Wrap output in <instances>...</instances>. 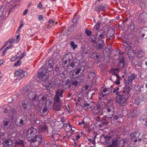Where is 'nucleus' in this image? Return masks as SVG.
I'll use <instances>...</instances> for the list:
<instances>
[{
  "label": "nucleus",
  "mask_w": 147,
  "mask_h": 147,
  "mask_svg": "<svg viewBox=\"0 0 147 147\" xmlns=\"http://www.w3.org/2000/svg\"><path fill=\"white\" fill-rule=\"evenodd\" d=\"M86 90H84V89L82 88L81 92L82 94H84L86 92Z\"/></svg>",
  "instance_id": "60"
},
{
  "label": "nucleus",
  "mask_w": 147,
  "mask_h": 147,
  "mask_svg": "<svg viewBox=\"0 0 147 147\" xmlns=\"http://www.w3.org/2000/svg\"><path fill=\"white\" fill-rule=\"evenodd\" d=\"M123 45L125 49L126 52L128 51V50H131L130 47L131 44L126 45L125 43H123Z\"/></svg>",
  "instance_id": "33"
},
{
  "label": "nucleus",
  "mask_w": 147,
  "mask_h": 147,
  "mask_svg": "<svg viewBox=\"0 0 147 147\" xmlns=\"http://www.w3.org/2000/svg\"><path fill=\"white\" fill-rule=\"evenodd\" d=\"M102 92H103L104 93H106V94L107 95L111 93L112 92V90L110 88H107L104 87H102L101 88Z\"/></svg>",
  "instance_id": "28"
},
{
  "label": "nucleus",
  "mask_w": 147,
  "mask_h": 147,
  "mask_svg": "<svg viewBox=\"0 0 147 147\" xmlns=\"http://www.w3.org/2000/svg\"><path fill=\"white\" fill-rule=\"evenodd\" d=\"M76 24H72L69 27V29L71 31L74 30V28L76 26Z\"/></svg>",
  "instance_id": "42"
},
{
  "label": "nucleus",
  "mask_w": 147,
  "mask_h": 147,
  "mask_svg": "<svg viewBox=\"0 0 147 147\" xmlns=\"http://www.w3.org/2000/svg\"><path fill=\"white\" fill-rule=\"evenodd\" d=\"M33 117H34V118L33 119L32 118H30L31 121H32L34 122V124L35 125L36 124V125L38 126V127L39 125H41L42 123L41 121H40L39 120H37L36 119L37 118V116L36 115H33Z\"/></svg>",
  "instance_id": "23"
},
{
  "label": "nucleus",
  "mask_w": 147,
  "mask_h": 147,
  "mask_svg": "<svg viewBox=\"0 0 147 147\" xmlns=\"http://www.w3.org/2000/svg\"><path fill=\"white\" fill-rule=\"evenodd\" d=\"M139 62L137 60L134 59L132 60L131 63L132 65H137L139 63Z\"/></svg>",
  "instance_id": "41"
},
{
  "label": "nucleus",
  "mask_w": 147,
  "mask_h": 147,
  "mask_svg": "<svg viewBox=\"0 0 147 147\" xmlns=\"http://www.w3.org/2000/svg\"><path fill=\"white\" fill-rule=\"evenodd\" d=\"M96 74L94 73L93 72H91L88 74V77L90 79L93 80L95 77Z\"/></svg>",
  "instance_id": "35"
},
{
  "label": "nucleus",
  "mask_w": 147,
  "mask_h": 147,
  "mask_svg": "<svg viewBox=\"0 0 147 147\" xmlns=\"http://www.w3.org/2000/svg\"><path fill=\"white\" fill-rule=\"evenodd\" d=\"M119 89V88L118 87H117L115 88L114 90L113 91V93H115V94H118V90Z\"/></svg>",
  "instance_id": "51"
},
{
  "label": "nucleus",
  "mask_w": 147,
  "mask_h": 147,
  "mask_svg": "<svg viewBox=\"0 0 147 147\" xmlns=\"http://www.w3.org/2000/svg\"><path fill=\"white\" fill-rule=\"evenodd\" d=\"M96 138V136H95L94 138V139L92 140L91 142L93 144L95 145L96 144L95 142V139Z\"/></svg>",
  "instance_id": "61"
},
{
  "label": "nucleus",
  "mask_w": 147,
  "mask_h": 147,
  "mask_svg": "<svg viewBox=\"0 0 147 147\" xmlns=\"http://www.w3.org/2000/svg\"><path fill=\"white\" fill-rule=\"evenodd\" d=\"M145 98L144 96L142 95L138 96L135 99L134 103L135 104L138 105L140 104L144 100Z\"/></svg>",
  "instance_id": "17"
},
{
  "label": "nucleus",
  "mask_w": 147,
  "mask_h": 147,
  "mask_svg": "<svg viewBox=\"0 0 147 147\" xmlns=\"http://www.w3.org/2000/svg\"><path fill=\"white\" fill-rule=\"evenodd\" d=\"M63 90H58L56 91V94L53 98L54 100L53 108L56 110H59L61 108L60 97H62Z\"/></svg>",
  "instance_id": "2"
},
{
  "label": "nucleus",
  "mask_w": 147,
  "mask_h": 147,
  "mask_svg": "<svg viewBox=\"0 0 147 147\" xmlns=\"http://www.w3.org/2000/svg\"><path fill=\"white\" fill-rule=\"evenodd\" d=\"M26 134L27 140L28 141L31 140V139L36 136L37 129L35 126L30 127L28 129L27 131Z\"/></svg>",
  "instance_id": "4"
},
{
  "label": "nucleus",
  "mask_w": 147,
  "mask_h": 147,
  "mask_svg": "<svg viewBox=\"0 0 147 147\" xmlns=\"http://www.w3.org/2000/svg\"><path fill=\"white\" fill-rule=\"evenodd\" d=\"M120 77L117 74L114 72L111 77V80L116 84H120Z\"/></svg>",
  "instance_id": "10"
},
{
  "label": "nucleus",
  "mask_w": 147,
  "mask_h": 147,
  "mask_svg": "<svg viewBox=\"0 0 147 147\" xmlns=\"http://www.w3.org/2000/svg\"><path fill=\"white\" fill-rule=\"evenodd\" d=\"M124 58H123L119 60L118 65L120 69L122 68L124 66Z\"/></svg>",
  "instance_id": "31"
},
{
  "label": "nucleus",
  "mask_w": 147,
  "mask_h": 147,
  "mask_svg": "<svg viewBox=\"0 0 147 147\" xmlns=\"http://www.w3.org/2000/svg\"><path fill=\"white\" fill-rule=\"evenodd\" d=\"M13 142V141L10 138H8L4 140L3 143L4 145L11 146Z\"/></svg>",
  "instance_id": "26"
},
{
  "label": "nucleus",
  "mask_w": 147,
  "mask_h": 147,
  "mask_svg": "<svg viewBox=\"0 0 147 147\" xmlns=\"http://www.w3.org/2000/svg\"><path fill=\"white\" fill-rule=\"evenodd\" d=\"M6 105H4L3 106H1L0 108V110H7L8 109H7V108L6 107Z\"/></svg>",
  "instance_id": "53"
},
{
  "label": "nucleus",
  "mask_w": 147,
  "mask_h": 147,
  "mask_svg": "<svg viewBox=\"0 0 147 147\" xmlns=\"http://www.w3.org/2000/svg\"><path fill=\"white\" fill-rule=\"evenodd\" d=\"M84 109H86L90 107V106L89 105L88 103H85L84 104V105L83 106Z\"/></svg>",
  "instance_id": "47"
},
{
  "label": "nucleus",
  "mask_w": 147,
  "mask_h": 147,
  "mask_svg": "<svg viewBox=\"0 0 147 147\" xmlns=\"http://www.w3.org/2000/svg\"><path fill=\"white\" fill-rule=\"evenodd\" d=\"M85 33L88 36H90V35L91 34V32L90 31L87 30H86Z\"/></svg>",
  "instance_id": "55"
},
{
  "label": "nucleus",
  "mask_w": 147,
  "mask_h": 147,
  "mask_svg": "<svg viewBox=\"0 0 147 147\" xmlns=\"http://www.w3.org/2000/svg\"><path fill=\"white\" fill-rule=\"evenodd\" d=\"M71 57V55L66 54L64 56L63 60H67V61H68V62H69L71 60V58H70Z\"/></svg>",
  "instance_id": "32"
},
{
  "label": "nucleus",
  "mask_w": 147,
  "mask_h": 147,
  "mask_svg": "<svg viewBox=\"0 0 147 147\" xmlns=\"http://www.w3.org/2000/svg\"><path fill=\"white\" fill-rule=\"evenodd\" d=\"M105 142L104 144L105 145H109L115 140H117V139H114L112 137L107 135L104 136Z\"/></svg>",
  "instance_id": "12"
},
{
  "label": "nucleus",
  "mask_w": 147,
  "mask_h": 147,
  "mask_svg": "<svg viewBox=\"0 0 147 147\" xmlns=\"http://www.w3.org/2000/svg\"><path fill=\"white\" fill-rule=\"evenodd\" d=\"M3 9L0 7V17H1L3 13Z\"/></svg>",
  "instance_id": "57"
},
{
  "label": "nucleus",
  "mask_w": 147,
  "mask_h": 147,
  "mask_svg": "<svg viewBox=\"0 0 147 147\" xmlns=\"http://www.w3.org/2000/svg\"><path fill=\"white\" fill-rule=\"evenodd\" d=\"M139 19L141 22H145L147 20V14L145 12L140 13L139 16Z\"/></svg>",
  "instance_id": "16"
},
{
  "label": "nucleus",
  "mask_w": 147,
  "mask_h": 147,
  "mask_svg": "<svg viewBox=\"0 0 147 147\" xmlns=\"http://www.w3.org/2000/svg\"><path fill=\"white\" fill-rule=\"evenodd\" d=\"M127 84L124 87L122 91L123 94L125 95H127L129 96V92L131 90V88L130 86H128Z\"/></svg>",
  "instance_id": "19"
},
{
  "label": "nucleus",
  "mask_w": 147,
  "mask_h": 147,
  "mask_svg": "<svg viewBox=\"0 0 147 147\" xmlns=\"http://www.w3.org/2000/svg\"><path fill=\"white\" fill-rule=\"evenodd\" d=\"M136 75L134 74H132L129 75L127 77V81L126 84L130 86L132 84V82L136 78Z\"/></svg>",
  "instance_id": "9"
},
{
  "label": "nucleus",
  "mask_w": 147,
  "mask_h": 147,
  "mask_svg": "<svg viewBox=\"0 0 147 147\" xmlns=\"http://www.w3.org/2000/svg\"><path fill=\"white\" fill-rule=\"evenodd\" d=\"M71 31L69 29L66 30L65 32L64 35L65 36H67L71 33Z\"/></svg>",
  "instance_id": "40"
},
{
  "label": "nucleus",
  "mask_w": 147,
  "mask_h": 147,
  "mask_svg": "<svg viewBox=\"0 0 147 147\" xmlns=\"http://www.w3.org/2000/svg\"><path fill=\"white\" fill-rule=\"evenodd\" d=\"M26 55V54L25 52H23L22 55V56L21 57H20L19 58L20 59H22Z\"/></svg>",
  "instance_id": "59"
},
{
  "label": "nucleus",
  "mask_w": 147,
  "mask_h": 147,
  "mask_svg": "<svg viewBox=\"0 0 147 147\" xmlns=\"http://www.w3.org/2000/svg\"><path fill=\"white\" fill-rule=\"evenodd\" d=\"M59 67L58 65H57L55 67V71H57L59 70Z\"/></svg>",
  "instance_id": "63"
},
{
  "label": "nucleus",
  "mask_w": 147,
  "mask_h": 147,
  "mask_svg": "<svg viewBox=\"0 0 147 147\" xmlns=\"http://www.w3.org/2000/svg\"><path fill=\"white\" fill-rule=\"evenodd\" d=\"M135 111H130V113H131V117H135V116H136V115L133 114V113H136Z\"/></svg>",
  "instance_id": "56"
},
{
  "label": "nucleus",
  "mask_w": 147,
  "mask_h": 147,
  "mask_svg": "<svg viewBox=\"0 0 147 147\" xmlns=\"http://www.w3.org/2000/svg\"><path fill=\"white\" fill-rule=\"evenodd\" d=\"M65 75V71H63L61 72H60L59 73V76H60L61 77L63 78Z\"/></svg>",
  "instance_id": "54"
},
{
  "label": "nucleus",
  "mask_w": 147,
  "mask_h": 147,
  "mask_svg": "<svg viewBox=\"0 0 147 147\" xmlns=\"http://www.w3.org/2000/svg\"><path fill=\"white\" fill-rule=\"evenodd\" d=\"M26 93L28 94V98L31 100L32 104L35 107L38 106L37 98L38 96L37 93L32 88V86L28 85L26 87H24L21 91V93L24 94Z\"/></svg>",
  "instance_id": "1"
},
{
  "label": "nucleus",
  "mask_w": 147,
  "mask_h": 147,
  "mask_svg": "<svg viewBox=\"0 0 147 147\" xmlns=\"http://www.w3.org/2000/svg\"><path fill=\"white\" fill-rule=\"evenodd\" d=\"M80 63V61L78 59H75L72 61L71 63L70 64V66L72 68L74 67H76L79 65Z\"/></svg>",
  "instance_id": "24"
},
{
  "label": "nucleus",
  "mask_w": 147,
  "mask_h": 147,
  "mask_svg": "<svg viewBox=\"0 0 147 147\" xmlns=\"http://www.w3.org/2000/svg\"><path fill=\"white\" fill-rule=\"evenodd\" d=\"M78 81H71V83L72 84V86H77L78 84Z\"/></svg>",
  "instance_id": "46"
},
{
  "label": "nucleus",
  "mask_w": 147,
  "mask_h": 147,
  "mask_svg": "<svg viewBox=\"0 0 147 147\" xmlns=\"http://www.w3.org/2000/svg\"><path fill=\"white\" fill-rule=\"evenodd\" d=\"M84 78V74H82L78 77V80H79L78 82L80 83H81L83 82Z\"/></svg>",
  "instance_id": "36"
},
{
  "label": "nucleus",
  "mask_w": 147,
  "mask_h": 147,
  "mask_svg": "<svg viewBox=\"0 0 147 147\" xmlns=\"http://www.w3.org/2000/svg\"><path fill=\"white\" fill-rule=\"evenodd\" d=\"M103 41L102 40H98L96 43L95 47L98 49H100L102 48L104 45Z\"/></svg>",
  "instance_id": "21"
},
{
  "label": "nucleus",
  "mask_w": 147,
  "mask_h": 147,
  "mask_svg": "<svg viewBox=\"0 0 147 147\" xmlns=\"http://www.w3.org/2000/svg\"><path fill=\"white\" fill-rule=\"evenodd\" d=\"M22 54V52L21 51H19L15 56L16 57V58H17L19 57L20 55Z\"/></svg>",
  "instance_id": "58"
},
{
  "label": "nucleus",
  "mask_w": 147,
  "mask_h": 147,
  "mask_svg": "<svg viewBox=\"0 0 147 147\" xmlns=\"http://www.w3.org/2000/svg\"><path fill=\"white\" fill-rule=\"evenodd\" d=\"M140 35L143 37L145 35L147 36V27H144L141 28L140 31Z\"/></svg>",
  "instance_id": "22"
},
{
  "label": "nucleus",
  "mask_w": 147,
  "mask_h": 147,
  "mask_svg": "<svg viewBox=\"0 0 147 147\" xmlns=\"http://www.w3.org/2000/svg\"><path fill=\"white\" fill-rule=\"evenodd\" d=\"M102 113L103 116L109 118H111L114 114V111H101Z\"/></svg>",
  "instance_id": "15"
},
{
  "label": "nucleus",
  "mask_w": 147,
  "mask_h": 147,
  "mask_svg": "<svg viewBox=\"0 0 147 147\" xmlns=\"http://www.w3.org/2000/svg\"><path fill=\"white\" fill-rule=\"evenodd\" d=\"M38 128L40 132L45 131L47 130V127L44 124L42 123L41 125H39Z\"/></svg>",
  "instance_id": "25"
},
{
  "label": "nucleus",
  "mask_w": 147,
  "mask_h": 147,
  "mask_svg": "<svg viewBox=\"0 0 147 147\" xmlns=\"http://www.w3.org/2000/svg\"><path fill=\"white\" fill-rule=\"evenodd\" d=\"M31 101L29 99L28 100L26 99L23 100L22 103L23 107L24 109H25L26 108H27V109H29V108L32 107Z\"/></svg>",
  "instance_id": "11"
},
{
  "label": "nucleus",
  "mask_w": 147,
  "mask_h": 147,
  "mask_svg": "<svg viewBox=\"0 0 147 147\" xmlns=\"http://www.w3.org/2000/svg\"><path fill=\"white\" fill-rule=\"evenodd\" d=\"M103 92H102L101 90V92L100 94V96H101L103 98H104L105 96H107V94L106 93H105Z\"/></svg>",
  "instance_id": "52"
},
{
  "label": "nucleus",
  "mask_w": 147,
  "mask_h": 147,
  "mask_svg": "<svg viewBox=\"0 0 147 147\" xmlns=\"http://www.w3.org/2000/svg\"><path fill=\"white\" fill-rule=\"evenodd\" d=\"M43 139L41 135H37L31 139L29 142H30V144L32 147H37L41 143Z\"/></svg>",
  "instance_id": "3"
},
{
  "label": "nucleus",
  "mask_w": 147,
  "mask_h": 147,
  "mask_svg": "<svg viewBox=\"0 0 147 147\" xmlns=\"http://www.w3.org/2000/svg\"><path fill=\"white\" fill-rule=\"evenodd\" d=\"M49 24H53L55 23V22L52 19H51L49 21Z\"/></svg>",
  "instance_id": "64"
},
{
  "label": "nucleus",
  "mask_w": 147,
  "mask_h": 147,
  "mask_svg": "<svg viewBox=\"0 0 147 147\" xmlns=\"http://www.w3.org/2000/svg\"><path fill=\"white\" fill-rule=\"evenodd\" d=\"M106 147H119L118 140L114 141L111 145Z\"/></svg>",
  "instance_id": "30"
},
{
  "label": "nucleus",
  "mask_w": 147,
  "mask_h": 147,
  "mask_svg": "<svg viewBox=\"0 0 147 147\" xmlns=\"http://www.w3.org/2000/svg\"><path fill=\"white\" fill-rule=\"evenodd\" d=\"M100 54L96 52H94L92 53L91 55V57L92 58L98 59L100 57Z\"/></svg>",
  "instance_id": "27"
},
{
  "label": "nucleus",
  "mask_w": 147,
  "mask_h": 147,
  "mask_svg": "<svg viewBox=\"0 0 147 147\" xmlns=\"http://www.w3.org/2000/svg\"><path fill=\"white\" fill-rule=\"evenodd\" d=\"M43 19V17L41 15H40L38 16V19L39 20H42Z\"/></svg>",
  "instance_id": "62"
},
{
  "label": "nucleus",
  "mask_w": 147,
  "mask_h": 147,
  "mask_svg": "<svg viewBox=\"0 0 147 147\" xmlns=\"http://www.w3.org/2000/svg\"><path fill=\"white\" fill-rule=\"evenodd\" d=\"M52 137L54 140L55 141H57L59 140L60 138V135L58 133L54 134L52 136Z\"/></svg>",
  "instance_id": "29"
},
{
  "label": "nucleus",
  "mask_w": 147,
  "mask_h": 147,
  "mask_svg": "<svg viewBox=\"0 0 147 147\" xmlns=\"http://www.w3.org/2000/svg\"><path fill=\"white\" fill-rule=\"evenodd\" d=\"M105 33V31L102 30H98L96 32V35H99L100 34H104Z\"/></svg>",
  "instance_id": "39"
},
{
  "label": "nucleus",
  "mask_w": 147,
  "mask_h": 147,
  "mask_svg": "<svg viewBox=\"0 0 147 147\" xmlns=\"http://www.w3.org/2000/svg\"><path fill=\"white\" fill-rule=\"evenodd\" d=\"M70 45L72 47L73 49H75L77 47V45L75 44L74 41H71L70 43Z\"/></svg>",
  "instance_id": "43"
},
{
  "label": "nucleus",
  "mask_w": 147,
  "mask_h": 147,
  "mask_svg": "<svg viewBox=\"0 0 147 147\" xmlns=\"http://www.w3.org/2000/svg\"><path fill=\"white\" fill-rule=\"evenodd\" d=\"M105 35V33L104 34H100V35H99V36L98 38V40H101L102 39L104 36Z\"/></svg>",
  "instance_id": "49"
},
{
  "label": "nucleus",
  "mask_w": 147,
  "mask_h": 147,
  "mask_svg": "<svg viewBox=\"0 0 147 147\" xmlns=\"http://www.w3.org/2000/svg\"><path fill=\"white\" fill-rule=\"evenodd\" d=\"M21 61L19 60H18L17 61V62H16L14 64V65L15 66H19L21 65Z\"/></svg>",
  "instance_id": "48"
},
{
  "label": "nucleus",
  "mask_w": 147,
  "mask_h": 147,
  "mask_svg": "<svg viewBox=\"0 0 147 147\" xmlns=\"http://www.w3.org/2000/svg\"><path fill=\"white\" fill-rule=\"evenodd\" d=\"M49 62V61L46 63L41 67L43 68L46 72H47V71L49 72L51 71L53 69V62L52 63H50Z\"/></svg>",
  "instance_id": "8"
},
{
  "label": "nucleus",
  "mask_w": 147,
  "mask_h": 147,
  "mask_svg": "<svg viewBox=\"0 0 147 147\" xmlns=\"http://www.w3.org/2000/svg\"><path fill=\"white\" fill-rule=\"evenodd\" d=\"M14 76L18 77V80H20L22 79H24L28 76V73L23 70L19 69H17L14 73Z\"/></svg>",
  "instance_id": "7"
},
{
  "label": "nucleus",
  "mask_w": 147,
  "mask_h": 147,
  "mask_svg": "<svg viewBox=\"0 0 147 147\" xmlns=\"http://www.w3.org/2000/svg\"><path fill=\"white\" fill-rule=\"evenodd\" d=\"M38 114L41 116H45L48 113V111H38Z\"/></svg>",
  "instance_id": "34"
},
{
  "label": "nucleus",
  "mask_w": 147,
  "mask_h": 147,
  "mask_svg": "<svg viewBox=\"0 0 147 147\" xmlns=\"http://www.w3.org/2000/svg\"><path fill=\"white\" fill-rule=\"evenodd\" d=\"M140 135V133L138 131H137L132 133L130 135V138L134 140L135 143H136L137 142V139L139 137Z\"/></svg>",
  "instance_id": "14"
},
{
  "label": "nucleus",
  "mask_w": 147,
  "mask_h": 147,
  "mask_svg": "<svg viewBox=\"0 0 147 147\" xmlns=\"http://www.w3.org/2000/svg\"><path fill=\"white\" fill-rule=\"evenodd\" d=\"M115 33L114 30L112 28H110L107 32V38L109 39L110 38L113 36L115 34Z\"/></svg>",
  "instance_id": "20"
},
{
  "label": "nucleus",
  "mask_w": 147,
  "mask_h": 147,
  "mask_svg": "<svg viewBox=\"0 0 147 147\" xmlns=\"http://www.w3.org/2000/svg\"><path fill=\"white\" fill-rule=\"evenodd\" d=\"M144 54V53L142 51H140L137 54V57L138 59L142 58Z\"/></svg>",
  "instance_id": "37"
},
{
  "label": "nucleus",
  "mask_w": 147,
  "mask_h": 147,
  "mask_svg": "<svg viewBox=\"0 0 147 147\" xmlns=\"http://www.w3.org/2000/svg\"><path fill=\"white\" fill-rule=\"evenodd\" d=\"M47 72L43 68H41L38 71V77L41 81H46L48 78Z\"/></svg>",
  "instance_id": "6"
},
{
  "label": "nucleus",
  "mask_w": 147,
  "mask_h": 147,
  "mask_svg": "<svg viewBox=\"0 0 147 147\" xmlns=\"http://www.w3.org/2000/svg\"><path fill=\"white\" fill-rule=\"evenodd\" d=\"M142 90L145 89L146 90H147V80L145 81L143 83L141 88Z\"/></svg>",
  "instance_id": "38"
},
{
  "label": "nucleus",
  "mask_w": 147,
  "mask_h": 147,
  "mask_svg": "<svg viewBox=\"0 0 147 147\" xmlns=\"http://www.w3.org/2000/svg\"><path fill=\"white\" fill-rule=\"evenodd\" d=\"M100 22L97 23L96 25L94 26V28L96 30L99 29L100 27Z\"/></svg>",
  "instance_id": "44"
},
{
  "label": "nucleus",
  "mask_w": 147,
  "mask_h": 147,
  "mask_svg": "<svg viewBox=\"0 0 147 147\" xmlns=\"http://www.w3.org/2000/svg\"><path fill=\"white\" fill-rule=\"evenodd\" d=\"M131 50H128V51L127 52V55L129 57H134V55H133V54H131L130 55V53H131Z\"/></svg>",
  "instance_id": "50"
},
{
  "label": "nucleus",
  "mask_w": 147,
  "mask_h": 147,
  "mask_svg": "<svg viewBox=\"0 0 147 147\" xmlns=\"http://www.w3.org/2000/svg\"><path fill=\"white\" fill-rule=\"evenodd\" d=\"M47 100L46 95L42 96V95L38 96L37 98L38 105V104H42L45 103Z\"/></svg>",
  "instance_id": "13"
},
{
  "label": "nucleus",
  "mask_w": 147,
  "mask_h": 147,
  "mask_svg": "<svg viewBox=\"0 0 147 147\" xmlns=\"http://www.w3.org/2000/svg\"><path fill=\"white\" fill-rule=\"evenodd\" d=\"M107 7V5L105 3L101 4L100 6L96 7L95 8V10L98 11L100 9L101 10L105 11H106V9Z\"/></svg>",
  "instance_id": "18"
},
{
  "label": "nucleus",
  "mask_w": 147,
  "mask_h": 147,
  "mask_svg": "<svg viewBox=\"0 0 147 147\" xmlns=\"http://www.w3.org/2000/svg\"><path fill=\"white\" fill-rule=\"evenodd\" d=\"M128 98V96L127 95L123 94H121L120 93L117 97V102L122 106L125 105L127 104L126 101Z\"/></svg>",
  "instance_id": "5"
},
{
  "label": "nucleus",
  "mask_w": 147,
  "mask_h": 147,
  "mask_svg": "<svg viewBox=\"0 0 147 147\" xmlns=\"http://www.w3.org/2000/svg\"><path fill=\"white\" fill-rule=\"evenodd\" d=\"M4 122V125L5 126H7L9 124V120L7 119H5L3 120Z\"/></svg>",
  "instance_id": "45"
}]
</instances>
